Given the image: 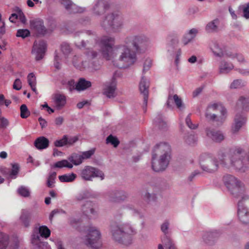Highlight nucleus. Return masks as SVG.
I'll return each instance as SVG.
<instances>
[{"label":"nucleus","instance_id":"obj_57","mask_svg":"<svg viewBox=\"0 0 249 249\" xmlns=\"http://www.w3.org/2000/svg\"><path fill=\"white\" fill-rule=\"evenodd\" d=\"M227 56L228 57H230L232 59L236 58L237 60L239 62H244V60H245L244 56L242 54H237V53H235V54L230 53V54H229L228 53L227 54Z\"/></svg>","mask_w":249,"mask_h":249},{"label":"nucleus","instance_id":"obj_64","mask_svg":"<svg viewBox=\"0 0 249 249\" xmlns=\"http://www.w3.org/2000/svg\"><path fill=\"white\" fill-rule=\"evenodd\" d=\"M13 89L19 90L21 89V82L19 78H17L15 80V82L13 84Z\"/></svg>","mask_w":249,"mask_h":249},{"label":"nucleus","instance_id":"obj_23","mask_svg":"<svg viewBox=\"0 0 249 249\" xmlns=\"http://www.w3.org/2000/svg\"><path fill=\"white\" fill-rule=\"evenodd\" d=\"M246 121V117L243 114L237 113L234 118V124L232 126V133H237L243 125L245 124Z\"/></svg>","mask_w":249,"mask_h":249},{"label":"nucleus","instance_id":"obj_45","mask_svg":"<svg viewBox=\"0 0 249 249\" xmlns=\"http://www.w3.org/2000/svg\"><path fill=\"white\" fill-rule=\"evenodd\" d=\"M239 9L242 10L243 17L245 18L246 19L249 18V2L240 5Z\"/></svg>","mask_w":249,"mask_h":249},{"label":"nucleus","instance_id":"obj_41","mask_svg":"<svg viewBox=\"0 0 249 249\" xmlns=\"http://www.w3.org/2000/svg\"><path fill=\"white\" fill-rule=\"evenodd\" d=\"M169 222L168 221H164L163 224L161 225L160 229L162 232L164 233V236L162 238H164L165 237L168 238H171L169 231Z\"/></svg>","mask_w":249,"mask_h":249},{"label":"nucleus","instance_id":"obj_15","mask_svg":"<svg viewBox=\"0 0 249 249\" xmlns=\"http://www.w3.org/2000/svg\"><path fill=\"white\" fill-rule=\"evenodd\" d=\"M46 49L47 44L45 41L40 40L38 42H34L32 52L36 54V60L38 61L43 58Z\"/></svg>","mask_w":249,"mask_h":249},{"label":"nucleus","instance_id":"obj_56","mask_svg":"<svg viewBox=\"0 0 249 249\" xmlns=\"http://www.w3.org/2000/svg\"><path fill=\"white\" fill-rule=\"evenodd\" d=\"M17 12L18 13V16L19 19L23 24H25L26 22V18L22 12V11L18 7H17Z\"/></svg>","mask_w":249,"mask_h":249},{"label":"nucleus","instance_id":"obj_19","mask_svg":"<svg viewBox=\"0 0 249 249\" xmlns=\"http://www.w3.org/2000/svg\"><path fill=\"white\" fill-rule=\"evenodd\" d=\"M149 87V81L142 76L139 84V89L142 94L143 95V104L145 107L147 106L148 99V89Z\"/></svg>","mask_w":249,"mask_h":249},{"label":"nucleus","instance_id":"obj_44","mask_svg":"<svg viewBox=\"0 0 249 249\" xmlns=\"http://www.w3.org/2000/svg\"><path fill=\"white\" fill-rule=\"evenodd\" d=\"M106 143H111L114 147H116L119 145L120 142L117 137L110 135L107 138Z\"/></svg>","mask_w":249,"mask_h":249},{"label":"nucleus","instance_id":"obj_24","mask_svg":"<svg viewBox=\"0 0 249 249\" xmlns=\"http://www.w3.org/2000/svg\"><path fill=\"white\" fill-rule=\"evenodd\" d=\"M82 211L84 214L89 218H91L97 214L94 209V204L90 201H86L82 206Z\"/></svg>","mask_w":249,"mask_h":249},{"label":"nucleus","instance_id":"obj_4","mask_svg":"<svg viewBox=\"0 0 249 249\" xmlns=\"http://www.w3.org/2000/svg\"><path fill=\"white\" fill-rule=\"evenodd\" d=\"M110 231L113 240L124 246L131 244L133 236L137 233L136 229L128 223L120 225L112 224L110 226Z\"/></svg>","mask_w":249,"mask_h":249},{"label":"nucleus","instance_id":"obj_59","mask_svg":"<svg viewBox=\"0 0 249 249\" xmlns=\"http://www.w3.org/2000/svg\"><path fill=\"white\" fill-rule=\"evenodd\" d=\"M152 65V61L150 59H147L145 61L143 66V70L142 72L143 73H145L146 71H148Z\"/></svg>","mask_w":249,"mask_h":249},{"label":"nucleus","instance_id":"obj_22","mask_svg":"<svg viewBox=\"0 0 249 249\" xmlns=\"http://www.w3.org/2000/svg\"><path fill=\"white\" fill-rule=\"evenodd\" d=\"M209 46L210 49L216 56L222 57L225 55L227 56L228 54L225 53V48L220 46L215 41H212L209 44Z\"/></svg>","mask_w":249,"mask_h":249},{"label":"nucleus","instance_id":"obj_12","mask_svg":"<svg viewBox=\"0 0 249 249\" xmlns=\"http://www.w3.org/2000/svg\"><path fill=\"white\" fill-rule=\"evenodd\" d=\"M114 43V38L107 36H103L100 41L102 54L107 60L111 59L113 51L112 46Z\"/></svg>","mask_w":249,"mask_h":249},{"label":"nucleus","instance_id":"obj_8","mask_svg":"<svg viewBox=\"0 0 249 249\" xmlns=\"http://www.w3.org/2000/svg\"><path fill=\"white\" fill-rule=\"evenodd\" d=\"M124 19L122 16L116 13L107 14L101 23L105 29H111L114 32L119 31L123 28Z\"/></svg>","mask_w":249,"mask_h":249},{"label":"nucleus","instance_id":"obj_33","mask_svg":"<svg viewBox=\"0 0 249 249\" xmlns=\"http://www.w3.org/2000/svg\"><path fill=\"white\" fill-rule=\"evenodd\" d=\"M236 106L238 109L242 108L243 110H247L249 108V99L241 96L238 100Z\"/></svg>","mask_w":249,"mask_h":249},{"label":"nucleus","instance_id":"obj_52","mask_svg":"<svg viewBox=\"0 0 249 249\" xmlns=\"http://www.w3.org/2000/svg\"><path fill=\"white\" fill-rule=\"evenodd\" d=\"M95 150L94 149H91L89 151L83 152L82 154L80 155L82 160L89 159L94 153Z\"/></svg>","mask_w":249,"mask_h":249},{"label":"nucleus","instance_id":"obj_18","mask_svg":"<svg viewBox=\"0 0 249 249\" xmlns=\"http://www.w3.org/2000/svg\"><path fill=\"white\" fill-rule=\"evenodd\" d=\"M220 233L216 230L204 232L202 238L204 242L208 245H213L217 241Z\"/></svg>","mask_w":249,"mask_h":249},{"label":"nucleus","instance_id":"obj_27","mask_svg":"<svg viewBox=\"0 0 249 249\" xmlns=\"http://www.w3.org/2000/svg\"><path fill=\"white\" fill-rule=\"evenodd\" d=\"M53 99L55 107L58 109L62 108L66 103V98L63 94L56 93L54 95Z\"/></svg>","mask_w":249,"mask_h":249},{"label":"nucleus","instance_id":"obj_34","mask_svg":"<svg viewBox=\"0 0 249 249\" xmlns=\"http://www.w3.org/2000/svg\"><path fill=\"white\" fill-rule=\"evenodd\" d=\"M161 240L166 249H178L174 241L171 238L165 237Z\"/></svg>","mask_w":249,"mask_h":249},{"label":"nucleus","instance_id":"obj_58","mask_svg":"<svg viewBox=\"0 0 249 249\" xmlns=\"http://www.w3.org/2000/svg\"><path fill=\"white\" fill-rule=\"evenodd\" d=\"M186 124L187 125V126L192 129H195L197 127V124H193L191 121L190 115V114L188 115L187 117L186 118L185 120Z\"/></svg>","mask_w":249,"mask_h":249},{"label":"nucleus","instance_id":"obj_16","mask_svg":"<svg viewBox=\"0 0 249 249\" xmlns=\"http://www.w3.org/2000/svg\"><path fill=\"white\" fill-rule=\"evenodd\" d=\"M78 140L77 136H69L67 135H64L62 139L57 140L54 142V145L55 147H59L64 146H71Z\"/></svg>","mask_w":249,"mask_h":249},{"label":"nucleus","instance_id":"obj_46","mask_svg":"<svg viewBox=\"0 0 249 249\" xmlns=\"http://www.w3.org/2000/svg\"><path fill=\"white\" fill-rule=\"evenodd\" d=\"M18 192L21 196L27 197L29 196L30 192L28 188L24 186H20L18 190Z\"/></svg>","mask_w":249,"mask_h":249},{"label":"nucleus","instance_id":"obj_38","mask_svg":"<svg viewBox=\"0 0 249 249\" xmlns=\"http://www.w3.org/2000/svg\"><path fill=\"white\" fill-rule=\"evenodd\" d=\"M37 231L42 237L48 238L51 234V231L46 226H41L37 228Z\"/></svg>","mask_w":249,"mask_h":249},{"label":"nucleus","instance_id":"obj_14","mask_svg":"<svg viewBox=\"0 0 249 249\" xmlns=\"http://www.w3.org/2000/svg\"><path fill=\"white\" fill-rule=\"evenodd\" d=\"M128 196V194L124 190H112L107 192L106 197L112 202L120 203L124 201Z\"/></svg>","mask_w":249,"mask_h":249},{"label":"nucleus","instance_id":"obj_26","mask_svg":"<svg viewBox=\"0 0 249 249\" xmlns=\"http://www.w3.org/2000/svg\"><path fill=\"white\" fill-rule=\"evenodd\" d=\"M49 140L44 136L37 138L34 142L35 146L39 150L47 148L49 146Z\"/></svg>","mask_w":249,"mask_h":249},{"label":"nucleus","instance_id":"obj_28","mask_svg":"<svg viewBox=\"0 0 249 249\" xmlns=\"http://www.w3.org/2000/svg\"><path fill=\"white\" fill-rule=\"evenodd\" d=\"M75 86L77 91H83L91 87V83L89 81L86 80L84 78H80Z\"/></svg>","mask_w":249,"mask_h":249},{"label":"nucleus","instance_id":"obj_9","mask_svg":"<svg viewBox=\"0 0 249 249\" xmlns=\"http://www.w3.org/2000/svg\"><path fill=\"white\" fill-rule=\"evenodd\" d=\"M238 203L237 215L239 220L244 224H249V196H243Z\"/></svg>","mask_w":249,"mask_h":249},{"label":"nucleus","instance_id":"obj_1","mask_svg":"<svg viewBox=\"0 0 249 249\" xmlns=\"http://www.w3.org/2000/svg\"><path fill=\"white\" fill-rule=\"evenodd\" d=\"M245 157L244 149L239 146H235L219 155V161L210 154H202L199 157V164L203 171L209 173L216 172L218 168L219 163L224 168H233L244 172Z\"/></svg>","mask_w":249,"mask_h":249},{"label":"nucleus","instance_id":"obj_2","mask_svg":"<svg viewBox=\"0 0 249 249\" xmlns=\"http://www.w3.org/2000/svg\"><path fill=\"white\" fill-rule=\"evenodd\" d=\"M126 45H120L114 51L121 53L117 67L125 69L133 64L136 61V53L131 51L128 47L131 45L137 52L145 49L148 44V38L144 36H133L125 39Z\"/></svg>","mask_w":249,"mask_h":249},{"label":"nucleus","instance_id":"obj_13","mask_svg":"<svg viewBox=\"0 0 249 249\" xmlns=\"http://www.w3.org/2000/svg\"><path fill=\"white\" fill-rule=\"evenodd\" d=\"M109 8L108 0H97L90 10L93 15L100 16L108 10Z\"/></svg>","mask_w":249,"mask_h":249},{"label":"nucleus","instance_id":"obj_50","mask_svg":"<svg viewBox=\"0 0 249 249\" xmlns=\"http://www.w3.org/2000/svg\"><path fill=\"white\" fill-rule=\"evenodd\" d=\"M30 35V31L27 29H18L17 31L16 36L24 38Z\"/></svg>","mask_w":249,"mask_h":249},{"label":"nucleus","instance_id":"obj_10","mask_svg":"<svg viewBox=\"0 0 249 249\" xmlns=\"http://www.w3.org/2000/svg\"><path fill=\"white\" fill-rule=\"evenodd\" d=\"M85 243L92 249H99L101 246L100 232L95 227H89L88 234L85 237Z\"/></svg>","mask_w":249,"mask_h":249},{"label":"nucleus","instance_id":"obj_54","mask_svg":"<svg viewBox=\"0 0 249 249\" xmlns=\"http://www.w3.org/2000/svg\"><path fill=\"white\" fill-rule=\"evenodd\" d=\"M54 54V66L56 69L59 70L61 68V65L60 63L61 59L56 51H55Z\"/></svg>","mask_w":249,"mask_h":249},{"label":"nucleus","instance_id":"obj_31","mask_svg":"<svg viewBox=\"0 0 249 249\" xmlns=\"http://www.w3.org/2000/svg\"><path fill=\"white\" fill-rule=\"evenodd\" d=\"M219 24V20L218 18H216L206 25L205 30L208 33L217 32L218 31Z\"/></svg>","mask_w":249,"mask_h":249},{"label":"nucleus","instance_id":"obj_32","mask_svg":"<svg viewBox=\"0 0 249 249\" xmlns=\"http://www.w3.org/2000/svg\"><path fill=\"white\" fill-rule=\"evenodd\" d=\"M234 66L231 63L226 61H222L219 66V73L221 74H227L233 69Z\"/></svg>","mask_w":249,"mask_h":249},{"label":"nucleus","instance_id":"obj_21","mask_svg":"<svg viewBox=\"0 0 249 249\" xmlns=\"http://www.w3.org/2000/svg\"><path fill=\"white\" fill-rule=\"evenodd\" d=\"M31 28L35 30L40 35H45L47 33V29L44 25L42 20L35 19L30 20Z\"/></svg>","mask_w":249,"mask_h":249},{"label":"nucleus","instance_id":"obj_60","mask_svg":"<svg viewBox=\"0 0 249 249\" xmlns=\"http://www.w3.org/2000/svg\"><path fill=\"white\" fill-rule=\"evenodd\" d=\"M36 249H50V247L47 242H40L36 246Z\"/></svg>","mask_w":249,"mask_h":249},{"label":"nucleus","instance_id":"obj_51","mask_svg":"<svg viewBox=\"0 0 249 249\" xmlns=\"http://www.w3.org/2000/svg\"><path fill=\"white\" fill-rule=\"evenodd\" d=\"M197 141V137L194 134L188 135L185 138L186 142L189 145L194 144Z\"/></svg>","mask_w":249,"mask_h":249},{"label":"nucleus","instance_id":"obj_6","mask_svg":"<svg viewBox=\"0 0 249 249\" xmlns=\"http://www.w3.org/2000/svg\"><path fill=\"white\" fill-rule=\"evenodd\" d=\"M224 183L234 197H242L246 196L244 184L237 178L231 175H226L223 177Z\"/></svg>","mask_w":249,"mask_h":249},{"label":"nucleus","instance_id":"obj_17","mask_svg":"<svg viewBox=\"0 0 249 249\" xmlns=\"http://www.w3.org/2000/svg\"><path fill=\"white\" fill-rule=\"evenodd\" d=\"M32 212L27 209H22L19 217V222L24 228H28L31 226Z\"/></svg>","mask_w":249,"mask_h":249},{"label":"nucleus","instance_id":"obj_30","mask_svg":"<svg viewBox=\"0 0 249 249\" xmlns=\"http://www.w3.org/2000/svg\"><path fill=\"white\" fill-rule=\"evenodd\" d=\"M198 33L196 29L193 28L189 30L188 33L185 34L182 38V42L184 45H187L189 42L191 41L196 36Z\"/></svg>","mask_w":249,"mask_h":249},{"label":"nucleus","instance_id":"obj_29","mask_svg":"<svg viewBox=\"0 0 249 249\" xmlns=\"http://www.w3.org/2000/svg\"><path fill=\"white\" fill-rule=\"evenodd\" d=\"M154 124L160 129H165L167 127V123L161 114L159 113L154 120Z\"/></svg>","mask_w":249,"mask_h":249},{"label":"nucleus","instance_id":"obj_42","mask_svg":"<svg viewBox=\"0 0 249 249\" xmlns=\"http://www.w3.org/2000/svg\"><path fill=\"white\" fill-rule=\"evenodd\" d=\"M8 245V238L7 235L0 232V249H6Z\"/></svg>","mask_w":249,"mask_h":249},{"label":"nucleus","instance_id":"obj_37","mask_svg":"<svg viewBox=\"0 0 249 249\" xmlns=\"http://www.w3.org/2000/svg\"><path fill=\"white\" fill-rule=\"evenodd\" d=\"M76 175L74 173L70 174H65L58 176V178L62 182H70L75 180Z\"/></svg>","mask_w":249,"mask_h":249},{"label":"nucleus","instance_id":"obj_47","mask_svg":"<svg viewBox=\"0 0 249 249\" xmlns=\"http://www.w3.org/2000/svg\"><path fill=\"white\" fill-rule=\"evenodd\" d=\"M56 173L55 172H52L49 175L47 180V186L49 188H53L54 187L53 184L55 182V179L56 178Z\"/></svg>","mask_w":249,"mask_h":249},{"label":"nucleus","instance_id":"obj_25","mask_svg":"<svg viewBox=\"0 0 249 249\" xmlns=\"http://www.w3.org/2000/svg\"><path fill=\"white\" fill-rule=\"evenodd\" d=\"M116 89V81L113 77L111 82L104 89V94L107 97L111 98L115 97V90Z\"/></svg>","mask_w":249,"mask_h":249},{"label":"nucleus","instance_id":"obj_11","mask_svg":"<svg viewBox=\"0 0 249 249\" xmlns=\"http://www.w3.org/2000/svg\"><path fill=\"white\" fill-rule=\"evenodd\" d=\"M80 177L86 181H92L95 178H100L103 180L105 178L104 173L97 168L91 166H86L80 171Z\"/></svg>","mask_w":249,"mask_h":249},{"label":"nucleus","instance_id":"obj_61","mask_svg":"<svg viewBox=\"0 0 249 249\" xmlns=\"http://www.w3.org/2000/svg\"><path fill=\"white\" fill-rule=\"evenodd\" d=\"M242 86V81L239 79L234 80L231 84V89L240 88Z\"/></svg>","mask_w":249,"mask_h":249},{"label":"nucleus","instance_id":"obj_48","mask_svg":"<svg viewBox=\"0 0 249 249\" xmlns=\"http://www.w3.org/2000/svg\"><path fill=\"white\" fill-rule=\"evenodd\" d=\"M19 172V166L18 164L15 163L12 164V169L10 170V177L12 178H15Z\"/></svg>","mask_w":249,"mask_h":249},{"label":"nucleus","instance_id":"obj_36","mask_svg":"<svg viewBox=\"0 0 249 249\" xmlns=\"http://www.w3.org/2000/svg\"><path fill=\"white\" fill-rule=\"evenodd\" d=\"M67 11L70 14H75L84 13L87 10L86 8L78 6L73 2Z\"/></svg>","mask_w":249,"mask_h":249},{"label":"nucleus","instance_id":"obj_49","mask_svg":"<svg viewBox=\"0 0 249 249\" xmlns=\"http://www.w3.org/2000/svg\"><path fill=\"white\" fill-rule=\"evenodd\" d=\"M61 51L65 56H67L71 51V48L68 43L64 42L61 46Z\"/></svg>","mask_w":249,"mask_h":249},{"label":"nucleus","instance_id":"obj_5","mask_svg":"<svg viewBox=\"0 0 249 249\" xmlns=\"http://www.w3.org/2000/svg\"><path fill=\"white\" fill-rule=\"evenodd\" d=\"M205 117L208 119L217 122V124L221 125L226 119L227 110L221 104L210 105L206 109Z\"/></svg>","mask_w":249,"mask_h":249},{"label":"nucleus","instance_id":"obj_39","mask_svg":"<svg viewBox=\"0 0 249 249\" xmlns=\"http://www.w3.org/2000/svg\"><path fill=\"white\" fill-rule=\"evenodd\" d=\"M55 168H63L67 167L69 169H71L73 167L72 163L69 162L66 160H62L56 162L53 165Z\"/></svg>","mask_w":249,"mask_h":249},{"label":"nucleus","instance_id":"obj_53","mask_svg":"<svg viewBox=\"0 0 249 249\" xmlns=\"http://www.w3.org/2000/svg\"><path fill=\"white\" fill-rule=\"evenodd\" d=\"M143 198L148 202L154 201L156 200L157 197L155 194H150L148 192L145 193Z\"/></svg>","mask_w":249,"mask_h":249},{"label":"nucleus","instance_id":"obj_40","mask_svg":"<svg viewBox=\"0 0 249 249\" xmlns=\"http://www.w3.org/2000/svg\"><path fill=\"white\" fill-rule=\"evenodd\" d=\"M40 234H39L38 231H37V228H36L34 230L33 233L31 236V243L32 244L36 246L38 243L40 242Z\"/></svg>","mask_w":249,"mask_h":249},{"label":"nucleus","instance_id":"obj_43","mask_svg":"<svg viewBox=\"0 0 249 249\" xmlns=\"http://www.w3.org/2000/svg\"><path fill=\"white\" fill-rule=\"evenodd\" d=\"M20 117L23 119L28 117L30 115V112L28 110L26 105L23 104L20 107Z\"/></svg>","mask_w":249,"mask_h":249},{"label":"nucleus","instance_id":"obj_63","mask_svg":"<svg viewBox=\"0 0 249 249\" xmlns=\"http://www.w3.org/2000/svg\"><path fill=\"white\" fill-rule=\"evenodd\" d=\"M173 100L177 107L178 108H180L182 105V101L180 98L177 94L173 96Z\"/></svg>","mask_w":249,"mask_h":249},{"label":"nucleus","instance_id":"obj_20","mask_svg":"<svg viewBox=\"0 0 249 249\" xmlns=\"http://www.w3.org/2000/svg\"><path fill=\"white\" fill-rule=\"evenodd\" d=\"M207 136L212 141L220 142L224 140L225 137L223 134L219 130H216L214 129L207 127L205 129Z\"/></svg>","mask_w":249,"mask_h":249},{"label":"nucleus","instance_id":"obj_3","mask_svg":"<svg viewBox=\"0 0 249 249\" xmlns=\"http://www.w3.org/2000/svg\"><path fill=\"white\" fill-rule=\"evenodd\" d=\"M171 149L166 142H160L154 147L152 153V168L155 172L164 170L171 158Z\"/></svg>","mask_w":249,"mask_h":249},{"label":"nucleus","instance_id":"obj_35","mask_svg":"<svg viewBox=\"0 0 249 249\" xmlns=\"http://www.w3.org/2000/svg\"><path fill=\"white\" fill-rule=\"evenodd\" d=\"M68 160L75 165H79L83 162L80 155L74 153L68 157Z\"/></svg>","mask_w":249,"mask_h":249},{"label":"nucleus","instance_id":"obj_7","mask_svg":"<svg viewBox=\"0 0 249 249\" xmlns=\"http://www.w3.org/2000/svg\"><path fill=\"white\" fill-rule=\"evenodd\" d=\"M224 183L234 197H242L246 196L244 184L237 178L231 175H226L223 177Z\"/></svg>","mask_w":249,"mask_h":249},{"label":"nucleus","instance_id":"obj_62","mask_svg":"<svg viewBox=\"0 0 249 249\" xmlns=\"http://www.w3.org/2000/svg\"><path fill=\"white\" fill-rule=\"evenodd\" d=\"M90 22V18L89 17H82L79 18L78 20V22L83 25L89 24Z\"/></svg>","mask_w":249,"mask_h":249},{"label":"nucleus","instance_id":"obj_55","mask_svg":"<svg viewBox=\"0 0 249 249\" xmlns=\"http://www.w3.org/2000/svg\"><path fill=\"white\" fill-rule=\"evenodd\" d=\"M28 83L29 86L36 85V77L34 73H30L27 76Z\"/></svg>","mask_w":249,"mask_h":249}]
</instances>
